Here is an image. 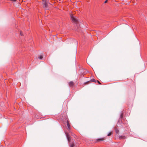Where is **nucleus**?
I'll list each match as a JSON object with an SVG mask.
<instances>
[{"label":"nucleus","instance_id":"f257e3e1","mask_svg":"<svg viewBox=\"0 0 147 147\" xmlns=\"http://www.w3.org/2000/svg\"><path fill=\"white\" fill-rule=\"evenodd\" d=\"M65 134H66V137L67 138V139L68 141L69 142V145L70 147H74L75 146V145L74 143L73 142H72V144L70 143V141L71 140V138L69 134L67 132H65Z\"/></svg>","mask_w":147,"mask_h":147},{"label":"nucleus","instance_id":"f03ea898","mask_svg":"<svg viewBox=\"0 0 147 147\" xmlns=\"http://www.w3.org/2000/svg\"><path fill=\"white\" fill-rule=\"evenodd\" d=\"M71 18L72 21L73 22L75 23L76 24L78 23V21L77 19L75 17H74L73 15H71Z\"/></svg>","mask_w":147,"mask_h":147},{"label":"nucleus","instance_id":"7ed1b4c3","mask_svg":"<svg viewBox=\"0 0 147 147\" xmlns=\"http://www.w3.org/2000/svg\"><path fill=\"white\" fill-rule=\"evenodd\" d=\"M43 3V7L47 9L48 7V2L46 0H42Z\"/></svg>","mask_w":147,"mask_h":147},{"label":"nucleus","instance_id":"20e7f679","mask_svg":"<svg viewBox=\"0 0 147 147\" xmlns=\"http://www.w3.org/2000/svg\"><path fill=\"white\" fill-rule=\"evenodd\" d=\"M123 114L122 113H121V114L120 115V119L119 121L120 120L121 121L122 120H124V118L123 117Z\"/></svg>","mask_w":147,"mask_h":147},{"label":"nucleus","instance_id":"39448f33","mask_svg":"<svg viewBox=\"0 0 147 147\" xmlns=\"http://www.w3.org/2000/svg\"><path fill=\"white\" fill-rule=\"evenodd\" d=\"M69 85L71 87L73 86L74 85V83L72 81H71L69 83Z\"/></svg>","mask_w":147,"mask_h":147},{"label":"nucleus","instance_id":"423d86ee","mask_svg":"<svg viewBox=\"0 0 147 147\" xmlns=\"http://www.w3.org/2000/svg\"><path fill=\"white\" fill-rule=\"evenodd\" d=\"M126 138V137L125 136H121L119 137L120 139H125Z\"/></svg>","mask_w":147,"mask_h":147},{"label":"nucleus","instance_id":"0eeeda50","mask_svg":"<svg viewBox=\"0 0 147 147\" xmlns=\"http://www.w3.org/2000/svg\"><path fill=\"white\" fill-rule=\"evenodd\" d=\"M67 125L68 127H70V125L68 120H67Z\"/></svg>","mask_w":147,"mask_h":147},{"label":"nucleus","instance_id":"6e6552de","mask_svg":"<svg viewBox=\"0 0 147 147\" xmlns=\"http://www.w3.org/2000/svg\"><path fill=\"white\" fill-rule=\"evenodd\" d=\"M104 140L103 138H99L97 140V141H102Z\"/></svg>","mask_w":147,"mask_h":147},{"label":"nucleus","instance_id":"1a4fd4ad","mask_svg":"<svg viewBox=\"0 0 147 147\" xmlns=\"http://www.w3.org/2000/svg\"><path fill=\"white\" fill-rule=\"evenodd\" d=\"M115 131L117 134H118V133L119 132V130L117 129L116 128L115 129Z\"/></svg>","mask_w":147,"mask_h":147},{"label":"nucleus","instance_id":"9d476101","mask_svg":"<svg viewBox=\"0 0 147 147\" xmlns=\"http://www.w3.org/2000/svg\"><path fill=\"white\" fill-rule=\"evenodd\" d=\"M91 81L96 82V81L94 79H92L91 80Z\"/></svg>","mask_w":147,"mask_h":147},{"label":"nucleus","instance_id":"9b49d317","mask_svg":"<svg viewBox=\"0 0 147 147\" xmlns=\"http://www.w3.org/2000/svg\"><path fill=\"white\" fill-rule=\"evenodd\" d=\"M43 58V57L42 55H40L39 57H38V58L39 59H41Z\"/></svg>","mask_w":147,"mask_h":147},{"label":"nucleus","instance_id":"f8f14e48","mask_svg":"<svg viewBox=\"0 0 147 147\" xmlns=\"http://www.w3.org/2000/svg\"><path fill=\"white\" fill-rule=\"evenodd\" d=\"M112 134V133L111 132H110L108 134H107V136H111Z\"/></svg>","mask_w":147,"mask_h":147},{"label":"nucleus","instance_id":"ddd939ff","mask_svg":"<svg viewBox=\"0 0 147 147\" xmlns=\"http://www.w3.org/2000/svg\"><path fill=\"white\" fill-rule=\"evenodd\" d=\"M96 81L98 82V83L99 84H101V83H100V82L98 80H97Z\"/></svg>","mask_w":147,"mask_h":147},{"label":"nucleus","instance_id":"4468645a","mask_svg":"<svg viewBox=\"0 0 147 147\" xmlns=\"http://www.w3.org/2000/svg\"><path fill=\"white\" fill-rule=\"evenodd\" d=\"M67 129L69 131L70 129V127H68Z\"/></svg>","mask_w":147,"mask_h":147},{"label":"nucleus","instance_id":"2eb2a0df","mask_svg":"<svg viewBox=\"0 0 147 147\" xmlns=\"http://www.w3.org/2000/svg\"><path fill=\"white\" fill-rule=\"evenodd\" d=\"M20 34L21 36H23V34L22 32H20Z\"/></svg>","mask_w":147,"mask_h":147},{"label":"nucleus","instance_id":"dca6fc26","mask_svg":"<svg viewBox=\"0 0 147 147\" xmlns=\"http://www.w3.org/2000/svg\"><path fill=\"white\" fill-rule=\"evenodd\" d=\"M11 1H16L17 0H10Z\"/></svg>","mask_w":147,"mask_h":147},{"label":"nucleus","instance_id":"f3484780","mask_svg":"<svg viewBox=\"0 0 147 147\" xmlns=\"http://www.w3.org/2000/svg\"><path fill=\"white\" fill-rule=\"evenodd\" d=\"M107 0H106L105 1V3H107Z\"/></svg>","mask_w":147,"mask_h":147},{"label":"nucleus","instance_id":"a211bd4d","mask_svg":"<svg viewBox=\"0 0 147 147\" xmlns=\"http://www.w3.org/2000/svg\"><path fill=\"white\" fill-rule=\"evenodd\" d=\"M90 82L89 81H88V82H86L85 83V84H86L87 83H88V82Z\"/></svg>","mask_w":147,"mask_h":147}]
</instances>
